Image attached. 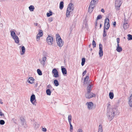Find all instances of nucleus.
I'll list each match as a JSON object with an SVG mask.
<instances>
[{
	"label": "nucleus",
	"mask_w": 132,
	"mask_h": 132,
	"mask_svg": "<svg viewBox=\"0 0 132 132\" xmlns=\"http://www.w3.org/2000/svg\"><path fill=\"white\" fill-rule=\"evenodd\" d=\"M117 111V109L115 107L108 108L106 115L109 120L110 121L113 118L115 115V112Z\"/></svg>",
	"instance_id": "f257e3e1"
},
{
	"label": "nucleus",
	"mask_w": 132,
	"mask_h": 132,
	"mask_svg": "<svg viewBox=\"0 0 132 132\" xmlns=\"http://www.w3.org/2000/svg\"><path fill=\"white\" fill-rule=\"evenodd\" d=\"M99 0H92L88 7L89 12L91 13L95 7L96 5L98 3Z\"/></svg>",
	"instance_id": "f03ea898"
},
{
	"label": "nucleus",
	"mask_w": 132,
	"mask_h": 132,
	"mask_svg": "<svg viewBox=\"0 0 132 132\" xmlns=\"http://www.w3.org/2000/svg\"><path fill=\"white\" fill-rule=\"evenodd\" d=\"M74 9L73 4L72 3H70L68 6L66 12V16L69 18L70 16V13Z\"/></svg>",
	"instance_id": "7ed1b4c3"
},
{
	"label": "nucleus",
	"mask_w": 132,
	"mask_h": 132,
	"mask_svg": "<svg viewBox=\"0 0 132 132\" xmlns=\"http://www.w3.org/2000/svg\"><path fill=\"white\" fill-rule=\"evenodd\" d=\"M11 34L12 37L14 39L15 42L17 44L19 43V40L18 37L16 35L15 32L13 31H11Z\"/></svg>",
	"instance_id": "20e7f679"
},
{
	"label": "nucleus",
	"mask_w": 132,
	"mask_h": 132,
	"mask_svg": "<svg viewBox=\"0 0 132 132\" xmlns=\"http://www.w3.org/2000/svg\"><path fill=\"white\" fill-rule=\"evenodd\" d=\"M122 0H115V7L117 11L120 10V7L122 3Z\"/></svg>",
	"instance_id": "39448f33"
},
{
	"label": "nucleus",
	"mask_w": 132,
	"mask_h": 132,
	"mask_svg": "<svg viewBox=\"0 0 132 132\" xmlns=\"http://www.w3.org/2000/svg\"><path fill=\"white\" fill-rule=\"evenodd\" d=\"M85 95L86 98L89 99L93 97H95L96 96V95L90 92H87L86 94Z\"/></svg>",
	"instance_id": "423d86ee"
},
{
	"label": "nucleus",
	"mask_w": 132,
	"mask_h": 132,
	"mask_svg": "<svg viewBox=\"0 0 132 132\" xmlns=\"http://www.w3.org/2000/svg\"><path fill=\"white\" fill-rule=\"evenodd\" d=\"M109 19L106 18L105 19L104 25V28H105L106 29H108L110 27L109 24Z\"/></svg>",
	"instance_id": "0eeeda50"
},
{
	"label": "nucleus",
	"mask_w": 132,
	"mask_h": 132,
	"mask_svg": "<svg viewBox=\"0 0 132 132\" xmlns=\"http://www.w3.org/2000/svg\"><path fill=\"white\" fill-rule=\"evenodd\" d=\"M20 119L21 121V123L22 126L24 128H27V125L25 119L23 117H21L20 118Z\"/></svg>",
	"instance_id": "6e6552de"
},
{
	"label": "nucleus",
	"mask_w": 132,
	"mask_h": 132,
	"mask_svg": "<svg viewBox=\"0 0 132 132\" xmlns=\"http://www.w3.org/2000/svg\"><path fill=\"white\" fill-rule=\"evenodd\" d=\"M46 40L48 44L50 45H51L52 44L53 42V38L51 36H48L46 39Z\"/></svg>",
	"instance_id": "1a4fd4ad"
},
{
	"label": "nucleus",
	"mask_w": 132,
	"mask_h": 132,
	"mask_svg": "<svg viewBox=\"0 0 132 132\" xmlns=\"http://www.w3.org/2000/svg\"><path fill=\"white\" fill-rule=\"evenodd\" d=\"M52 73L54 74V76L55 78H58L59 77V75L58 72L57 70L55 68H54L53 69Z\"/></svg>",
	"instance_id": "9d476101"
},
{
	"label": "nucleus",
	"mask_w": 132,
	"mask_h": 132,
	"mask_svg": "<svg viewBox=\"0 0 132 132\" xmlns=\"http://www.w3.org/2000/svg\"><path fill=\"white\" fill-rule=\"evenodd\" d=\"M99 54L100 57H102L103 55V52L102 51V45L101 44L99 45Z\"/></svg>",
	"instance_id": "9b49d317"
},
{
	"label": "nucleus",
	"mask_w": 132,
	"mask_h": 132,
	"mask_svg": "<svg viewBox=\"0 0 132 132\" xmlns=\"http://www.w3.org/2000/svg\"><path fill=\"white\" fill-rule=\"evenodd\" d=\"M35 100V95L34 94H32L31 96L30 97V101L31 102V103L33 105H34L35 106L36 105V103L35 101L33 102V101H34Z\"/></svg>",
	"instance_id": "f8f14e48"
},
{
	"label": "nucleus",
	"mask_w": 132,
	"mask_h": 132,
	"mask_svg": "<svg viewBox=\"0 0 132 132\" xmlns=\"http://www.w3.org/2000/svg\"><path fill=\"white\" fill-rule=\"evenodd\" d=\"M93 86V85L92 84V83H90L89 84L88 83L86 88L87 92H91L92 88Z\"/></svg>",
	"instance_id": "ddd939ff"
},
{
	"label": "nucleus",
	"mask_w": 132,
	"mask_h": 132,
	"mask_svg": "<svg viewBox=\"0 0 132 132\" xmlns=\"http://www.w3.org/2000/svg\"><path fill=\"white\" fill-rule=\"evenodd\" d=\"M43 31L41 30H39V33L37 35V40L38 41L39 39V38L41 37L43 35Z\"/></svg>",
	"instance_id": "4468645a"
},
{
	"label": "nucleus",
	"mask_w": 132,
	"mask_h": 132,
	"mask_svg": "<svg viewBox=\"0 0 132 132\" xmlns=\"http://www.w3.org/2000/svg\"><path fill=\"white\" fill-rule=\"evenodd\" d=\"M86 105L87 106V108L89 110H91L92 109L93 106V104L92 102H87L86 103Z\"/></svg>",
	"instance_id": "2eb2a0df"
},
{
	"label": "nucleus",
	"mask_w": 132,
	"mask_h": 132,
	"mask_svg": "<svg viewBox=\"0 0 132 132\" xmlns=\"http://www.w3.org/2000/svg\"><path fill=\"white\" fill-rule=\"evenodd\" d=\"M58 45L59 47H62L63 44V42H62L61 38H59L58 40L57 41Z\"/></svg>",
	"instance_id": "dca6fc26"
},
{
	"label": "nucleus",
	"mask_w": 132,
	"mask_h": 132,
	"mask_svg": "<svg viewBox=\"0 0 132 132\" xmlns=\"http://www.w3.org/2000/svg\"><path fill=\"white\" fill-rule=\"evenodd\" d=\"M46 60V57H44L42 58V61H40V63L43 66H44L45 61Z\"/></svg>",
	"instance_id": "f3484780"
},
{
	"label": "nucleus",
	"mask_w": 132,
	"mask_h": 132,
	"mask_svg": "<svg viewBox=\"0 0 132 132\" xmlns=\"http://www.w3.org/2000/svg\"><path fill=\"white\" fill-rule=\"evenodd\" d=\"M34 79L32 77H29L28 80V81L29 83L32 84L34 83Z\"/></svg>",
	"instance_id": "a211bd4d"
},
{
	"label": "nucleus",
	"mask_w": 132,
	"mask_h": 132,
	"mask_svg": "<svg viewBox=\"0 0 132 132\" xmlns=\"http://www.w3.org/2000/svg\"><path fill=\"white\" fill-rule=\"evenodd\" d=\"M61 69L62 72L64 75H65L67 74V71L65 68H63L62 66H61Z\"/></svg>",
	"instance_id": "6ab92c4d"
},
{
	"label": "nucleus",
	"mask_w": 132,
	"mask_h": 132,
	"mask_svg": "<svg viewBox=\"0 0 132 132\" xmlns=\"http://www.w3.org/2000/svg\"><path fill=\"white\" fill-rule=\"evenodd\" d=\"M116 50L118 52H120L122 51V48L121 47L119 46V44L117 45Z\"/></svg>",
	"instance_id": "aec40b11"
},
{
	"label": "nucleus",
	"mask_w": 132,
	"mask_h": 132,
	"mask_svg": "<svg viewBox=\"0 0 132 132\" xmlns=\"http://www.w3.org/2000/svg\"><path fill=\"white\" fill-rule=\"evenodd\" d=\"M98 132H103L102 126L101 125H99Z\"/></svg>",
	"instance_id": "412c9836"
},
{
	"label": "nucleus",
	"mask_w": 132,
	"mask_h": 132,
	"mask_svg": "<svg viewBox=\"0 0 132 132\" xmlns=\"http://www.w3.org/2000/svg\"><path fill=\"white\" fill-rule=\"evenodd\" d=\"M129 27V25L127 23H125L123 24V27L125 29H127Z\"/></svg>",
	"instance_id": "4be33fe9"
},
{
	"label": "nucleus",
	"mask_w": 132,
	"mask_h": 132,
	"mask_svg": "<svg viewBox=\"0 0 132 132\" xmlns=\"http://www.w3.org/2000/svg\"><path fill=\"white\" fill-rule=\"evenodd\" d=\"M34 126L35 129H37L39 127V125L37 122H35L34 124Z\"/></svg>",
	"instance_id": "5701e85b"
},
{
	"label": "nucleus",
	"mask_w": 132,
	"mask_h": 132,
	"mask_svg": "<svg viewBox=\"0 0 132 132\" xmlns=\"http://www.w3.org/2000/svg\"><path fill=\"white\" fill-rule=\"evenodd\" d=\"M64 3L63 1L61 2L59 6V8L61 10L62 9L64 5Z\"/></svg>",
	"instance_id": "b1692460"
},
{
	"label": "nucleus",
	"mask_w": 132,
	"mask_h": 132,
	"mask_svg": "<svg viewBox=\"0 0 132 132\" xmlns=\"http://www.w3.org/2000/svg\"><path fill=\"white\" fill-rule=\"evenodd\" d=\"M29 9L30 11H33L35 9V7L34 6L31 5L29 7Z\"/></svg>",
	"instance_id": "393cba45"
},
{
	"label": "nucleus",
	"mask_w": 132,
	"mask_h": 132,
	"mask_svg": "<svg viewBox=\"0 0 132 132\" xmlns=\"http://www.w3.org/2000/svg\"><path fill=\"white\" fill-rule=\"evenodd\" d=\"M22 53H21V55H23L25 53V48L24 46H22L21 47Z\"/></svg>",
	"instance_id": "a878e982"
},
{
	"label": "nucleus",
	"mask_w": 132,
	"mask_h": 132,
	"mask_svg": "<svg viewBox=\"0 0 132 132\" xmlns=\"http://www.w3.org/2000/svg\"><path fill=\"white\" fill-rule=\"evenodd\" d=\"M109 96L110 99H112L114 97V94L113 93L110 92L109 93Z\"/></svg>",
	"instance_id": "bb28decb"
},
{
	"label": "nucleus",
	"mask_w": 132,
	"mask_h": 132,
	"mask_svg": "<svg viewBox=\"0 0 132 132\" xmlns=\"http://www.w3.org/2000/svg\"><path fill=\"white\" fill-rule=\"evenodd\" d=\"M54 83L55 85L56 86H57L59 85V84L58 80H57L55 79L54 80Z\"/></svg>",
	"instance_id": "cd10ccee"
},
{
	"label": "nucleus",
	"mask_w": 132,
	"mask_h": 132,
	"mask_svg": "<svg viewBox=\"0 0 132 132\" xmlns=\"http://www.w3.org/2000/svg\"><path fill=\"white\" fill-rule=\"evenodd\" d=\"M68 119L69 123L71 122L72 121V117L71 114L69 115L68 117Z\"/></svg>",
	"instance_id": "c85d7f7f"
},
{
	"label": "nucleus",
	"mask_w": 132,
	"mask_h": 132,
	"mask_svg": "<svg viewBox=\"0 0 132 132\" xmlns=\"http://www.w3.org/2000/svg\"><path fill=\"white\" fill-rule=\"evenodd\" d=\"M46 93L47 95H51V92L49 89H48L46 90Z\"/></svg>",
	"instance_id": "c756f323"
},
{
	"label": "nucleus",
	"mask_w": 132,
	"mask_h": 132,
	"mask_svg": "<svg viewBox=\"0 0 132 132\" xmlns=\"http://www.w3.org/2000/svg\"><path fill=\"white\" fill-rule=\"evenodd\" d=\"M85 62V59L84 58H83L82 59V62L81 63V64L82 66L84 65V64Z\"/></svg>",
	"instance_id": "7c9ffc66"
},
{
	"label": "nucleus",
	"mask_w": 132,
	"mask_h": 132,
	"mask_svg": "<svg viewBox=\"0 0 132 132\" xmlns=\"http://www.w3.org/2000/svg\"><path fill=\"white\" fill-rule=\"evenodd\" d=\"M37 73L39 75H42V71L39 69H37Z\"/></svg>",
	"instance_id": "2f4dec72"
},
{
	"label": "nucleus",
	"mask_w": 132,
	"mask_h": 132,
	"mask_svg": "<svg viewBox=\"0 0 132 132\" xmlns=\"http://www.w3.org/2000/svg\"><path fill=\"white\" fill-rule=\"evenodd\" d=\"M89 76H86L85 78L84 79V82H86V83L87 82L88 80L89 79Z\"/></svg>",
	"instance_id": "473e14b6"
},
{
	"label": "nucleus",
	"mask_w": 132,
	"mask_h": 132,
	"mask_svg": "<svg viewBox=\"0 0 132 132\" xmlns=\"http://www.w3.org/2000/svg\"><path fill=\"white\" fill-rule=\"evenodd\" d=\"M69 123L70 125V132H72L73 130V127L71 124V122H69Z\"/></svg>",
	"instance_id": "72a5a7b5"
},
{
	"label": "nucleus",
	"mask_w": 132,
	"mask_h": 132,
	"mask_svg": "<svg viewBox=\"0 0 132 132\" xmlns=\"http://www.w3.org/2000/svg\"><path fill=\"white\" fill-rule=\"evenodd\" d=\"M105 28H104L103 30V36L104 37H105L106 36V33L105 31Z\"/></svg>",
	"instance_id": "f704fd0d"
},
{
	"label": "nucleus",
	"mask_w": 132,
	"mask_h": 132,
	"mask_svg": "<svg viewBox=\"0 0 132 132\" xmlns=\"http://www.w3.org/2000/svg\"><path fill=\"white\" fill-rule=\"evenodd\" d=\"M128 40H131L132 39V36L130 34H128Z\"/></svg>",
	"instance_id": "c9c22d12"
},
{
	"label": "nucleus",
	"mask_w": 132,
	"mask_h": 132,
	"mask_svg": "<svg viewBox=\"0 0 132 132\" xmlns=\"http://www.w3.org/2000/svg\"><path fill=\"white\" fill-rule=\"evenodd\" d=\"M52 15V12L51 11H50L49 13H48L47 14V17H49Z\"/></svg>",
	"instance_id": "e433bc0d"
},
{
	"label": "nucleus",
	"mask_w": 132,
	"mask_h": 132,
	"mask_svg": "<svg viewBox=\"0 0 132 132\" xmlns=\"http://www.w3.org/2000/svg\"><path fill=\"white\" fill-rule=\"evenodd\" d=\"M5 123V121L2 120H0V124L1 125H3Z\"/></svg>",
	"instance_id": "4c0bfd02"
},
{
	"label": "nucleus",
	"mask_w": 132,
	"mask_h": 132,
	"mask_svg": "<svg viewBox=\"0 0 132 132\" xmlns=\"http://www.w3.org/2000/svg\"><path fill=\"white\" fill-rule=\"evenodd\" d=\"M92 45L93 46V47H96V43L95 41L94 40L93 41Z\"/></svg>",
	"instance_id": "58836bf2"
},
{
	"label": "nucleus",
	"mask_w": 132,
	"mask_h": 132,
	"mask_svg": "<svg viewBox=\"0 0 132 132\" xmlns=\"http://www.w3.org/2000/svg\"><path fill=\"white\" fill-rule=\"evenodd\" d=\"M102 18V16L101 15H98L97 18L96 20H98L99 19H100Z\"/></svg>",
	"instance_id": "ea45409f"
},
{
	"label": "nucleus",
	"mask_w": 132,
	"mask_h": 132,
	"mask_svg": "<svg viewBox=\"0 0 132 132\" xmlns=\"http://www.w3.org/2000/svg\"><path fill=\"white\" fill-rule=\"evenodd\" d=\"M56 41H57L58 40L57 39L59 38H61L60 36L58 34H57L56 35Z\"/></svg>",
	"instance_id": "a19ab883"
},
{
	"label": "nucleus",
	"mask_w": 132,
	"mask_h": 132,
	"mask_svg": "<svg viewBox=\"0 0 132 132\" xmlns=\"http://www.w3.org/2000/svg\"><path fill=\"white\" fill-rule=\"evenodd\" d=\"M117 45L119 44V43L120 41V39L119 38H117Z\"/></svg>",
	"instance_id": "79ce46f5"
},
{
	"label": "nucleus",
	"mask_w": 132,
	"mask_h": 132,
	"mask_svg": "<svg viewBox=\"0 0 132 132\" xmlns=\"http://www.w3.org/2000/svg\"><path fill=\"white\" fill-rule=\"evenodd\" d=\"M47 88H48V89H49L51 88H52V86L51 85H47Z\"/></svg>",
	"instance_id": "37998d69"
},
{
	"label": "nucleus",
	"mask_w": 132,
	"mask_h": 132,
	"mask_svg": "<svg viewBox=\"0 0 132 132\" xmlns=\"http://www.w3.org/2000/svg\"><path fill=\"white\" fill-rule=\"evenodd\" d=\"M110 104H108V106H107V109H108V108H111L112 107H115L114 106H112L111 107H110Z\"/></svg>",
	"instance_id": "c03bdc74"
},
{
	"label": "nucleus",
	"mask_w": 132,
	"mask_h": 132,
	"mask_svg": "<svg viewBox=\"0 0 132 132\" xmlns=\"http://www.w3.org/2000/svg\"><path fill=\"white\" fill-rule=\"evenodd\" d=\"M53 20V18L52 17L48 19V21L50 22H52Z\"/></svg>",
	"instance_id": "a18cd8bd"
},
{
	"label": "nucleus",
	"mask_w": 132,
	"mask_h": 132,
	"mask_svg": "<svg viewBox=\"0 0 132 132\" xmlns=\"http://www.w3.org/2000/svg\"><path fill=\"white\" fill-rule=\"evenodd\" d=\"M87 71L85 70L83 73H82V75H83V76H84L85 74H86V72H87Z\"/></svg>",
	"instance_id": "49530a36"
},
{
	"label": "nucleus",
	"mask_w": 132,
	"mask_h": 132,
	"mask_svg": "<svg viewBox=\"0 0 132 132\" xmlns=\"http://www.w3.org/2000/svg\"><path fill=\"white\" fill-rule=\"evenodd\" d=\"M0 116H4V114L2 113V111L0 110Z\"/></svg>",
	"instance_id": "de8ad7c7"
},
{
	"label": "nucleus",
	"mask_w": 132,
	"mask_h": 132,
	"mask_svg": "<svg viewBox=\"0 0 132 132\" xmlns=\"http://www.w3.org/2000/svg\"><path fill=\"white\" fill-rule=\"evenodd\" d=\"M77 132H83L82 130L81 129H79L77 130Z\"/></svg>",
	"instance_id": "09e8293b"
},
{
	"label": "nucleus",
	"mask_w": 132,
	"mask_h": 132,
	"mask_svg": "<svg viewBox=\"0 0 132 132\" xmlns=\"http://www.w3.org/2000/svg\"><path fill=\"white\" fill-rule=\"evenodd\" d=\"M47 129L46 128H43L42 129V131L44 132H46V131Z\"/></svg>",
	"instance_id": "8fccbe9b"
},
{
	"label": "nucleus",
	"mask_w": 132,
	"mask_h": 132,
	"mask_svg": "<svg viewBox=\"0 0 132 132\" xmlns=\"http://www.w3.org/2000/svg\"><path fill=\"white\" fill-rule=\"evenodd\" d=\"M124 16H125V20H126L127 19H128L129 18L128 17H126L127 16H126L125 14H124Z\"/></svg>",
	"instance_id": "3c124183"
},
{
	"label": "nucleus",
	"mask_w": 132,
	"mask_h": 132,
	"mask_svg": "<svg viewBox=\"0 0 132 132\" xmlns=\"http://www.w3.org/2000/svg\"><path fill=\"white\" fill-rule=\"evenodd\" d=\"M116 21H114V22L113 23V25L114 26H116Z\"/></svg>",
	"instance_id": "603ef678"
},
{
	"label": "nucleus",
	"mask_w": 132,
	"mask_h": 132,
	"mask_svg": "<svg viewBox=\"0 0 132 132\" xmlns=\"http://www.w3.org/2000/svg\"><path fill=\"white\" fill-rule=\"evenodd\" d=\"M101 11L103 13L104 12H105L104 9H101Z\"/></svg>",
	"instance_id": "864d4df0"
},
{
	"label": "nucleus",
	"mask_w": 132,
	"mask_h": 132,
	"mask_svg": "<svg viewBox=\"0 0 132 132\" xmlns=\"http://www.w3.org/2000/svg\"><path fill=\"white\" fill-rule=\"evenodd\" d=\"M38 86V84L37 83H36L35 84V87H37V86Z\"/></svg>",
	"instance_id": "5fc2aeb1"
},
{
	"label": "nucleus",
	"mask_w": 132,
	"mask_h": 132,
	"mask_svg": "<svg viewBox=\"0 0 132 132\" xmlns=\"http://www.w3.org/2000/svg\"><path fill=\"white\" fill-rule=\"evenodd\" d=\"M34 24L36 26H37L38 25V23H34Z\"/></svg>",
	"instance_id": "6e6d98bb"
},
{
	"label": "nucleus",
	"mask_w": 132,
	"mask_h": 132,
	"mask_svg": "<svg viewBox=\"0 0 132 132\" xmlns=\"http://www.w3.org/2000/svg\"><path fill=\"white\" fill-rule=\"evenodd\" d=\"M101 27H102V24H100V28H101Z\"/></svg>",
	"instance_id": "4d7b16f0"
},
{
	"label": "nucleus",
	"mask_w": 132,
	"mask_h": 132,
	"mask_svg": "<svg viewBox=\"0 0 132 132\" xmlns=\"http://www.w3.org/2000/svg\"><path fill=\"white\" fill-rule=\"evenodd\" d=\"M97 22L96 21V22H95V25L96 26L97 25Z\"/></svg>",
	"instance_id": "13d9d810"
},
{
	"label": "nucleus",
	"mask_w": 132,
	"mask_h": 132,
	"mask_svg": "<svg viewBox=\"0 0 132 132\" xmlns=\"http://www.w3.org/2000/svg\"><path fill=\"white\" fill-rule=\"evenodd\" d=\"M0 103L1 104H3V102H2L1 101H0Z\"/></svg>",
	"instance_id": "bf43d9fd"
},
{
	"label": "nucleus",
	"mask_w": 132,
	"mask_h": 132,
	"mask_svg": "<svg viewBox=\"0 0 132 132\" xmlns=\"http://www.w3.org/2000/svg\"><path fill=\"white\" fill-rule=\"evenodd\" d=\"M90 46H91V44H90L89 45V47H90Z\"/></svg>",
	"instance_id": "052dcab7"
},
{
	"label": "nucleus",
	"mask_w": 132,
	"mask_h": 132,
	"mask_svg": "<svg viewBox=\"0 0 132 132\" xmlns=\"http://www.w3.org/2000/svg\"><path fill=\"white\" fill-rule=\"evenodd\" d=\"M90 50H92V49H90Z\"/></svg>",
	"instance_id": "680f3d73"
},
{
	"label": "nucleus",
	"mask_w": 132,
	"mask_h": 132,
	"mask_svg": "<svg viewBox=\"0 0 132 132\" xmlns=\"http://www.w3.org/2000/svg\"><path fill=\"white\" fill-rule=\"evenodd\" d=\"M90 50H92V49H90Z\"/></svg>",
	"instance_id": "e2e57ef3"
}]
</instances>
